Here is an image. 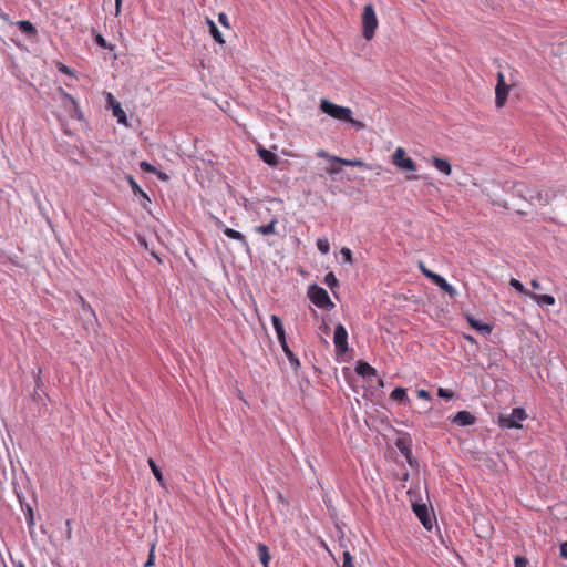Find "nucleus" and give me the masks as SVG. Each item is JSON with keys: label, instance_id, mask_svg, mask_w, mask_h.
I'll use <instances>...</instances> for the list:
<instances>
[{"label": "nucleus", "instance_id": "nucleus-7", "mask_svg": "<svg viewBox=\"0 0 567 567\" xmlns=\"http://www.w3.org/2000/svg\"><path fill=\"white\" fill-rule=\"evenodd\" d=\"M393 164L405 172L416 171V165L414 161L411 157L406 156L405 151L402 147H398L396 151L394 152Z\"/></svg>", "mask_w": 567, "mask_h": 567}, {"label": "nucleus", "instance_id": "nucleus-6", "mask_svg": "<svg viewBox=\"0 0 567 567\" xmlns=\"http://www.w3.org/2000/svg\"><path fill=\"white\" fill-rule=\"evenodd\" d=\"M511 86L505 82V75L502 72L497 73V84L495 87V104L497 107H503L507 101V95Z\"/></svg>", "mask_w": 567, "mask_h": 567}, {"label": "nucleus", "instance_id": "nucleus-8", "mask_svg": "<svg viewBox=\"0 0 567 567\" xmlns=\"http://www.w3.org/2000/svg\"><path fill=\"white\" fill-rule=\"evenodd\" d=\"M60 93L62 95V104H63L64 109L69 111V113L72 117L82 120L83 114H82V111H81L76 100L71 94H69L68 92H65L62 89L60 90Z\"/></svg>", "mask_w": 567, "mask_h": 567}, {"label": "nucleus", "instance_id": "nucleus-52", "mask_svg": "<svg viewBox=\"0 0 567 567\" xmlns=\"http://www.w3.org/2000/svg\"><path fill=\"white\" fill-rule=\"evenodd\" d=\"M319 330H320L322 333L328 334V333H329V331H330V328H329V326H328L327 323H324V322H323V323L319 327Z\"/></svg>", "mask_w": 567, "mask_h": 567}, {"label": "nucleus", "instance_id": "nucleus-31", "mask_svg": "<svg viewBox=\"0 0 567 567\" xmlns=\"http://www.w3.org/2000/svg\"><path fill=\"white\" fill-rule=\"evenodd\" d=\"M396 447L403 455L406 456L408 461L411 463V450L408 444L403 440H398Z\"/></svg>", "mask_w": 567, "mask_h": 567}, {"label": "nucleus", "instance_id": "nucleus-53", "mask_svg": "<svg viewBox=\"0 0 567 567\" xmlns=\"http://www.w3.org/2000/svg\"><path fill=\"white\" fill-rule=\"evenodd\" d=\"M122 0H115V14L118 16L121 12Z\"/></svg>", "mask_w": 567, "mask_h": 567}, {"label": "nucleus", "instance_id": "nucleus-12", "mask_svg": "<svg viewBox=\"0 0 567 567\" xmlns=\"http://www.w3.org/2000/svg\"><path fill=\"white\" fill-rule=\"evenodd\" d=\"M476 421L475 416L468 411H458L452 419L451 422L460 425L467 426L474 424Z\"/></svg>", "mask_w": 567, "mask_h": 567}, {"label": "nucleus", "instance_id": "nucleus-51", "mask_svg": "<svg viewBox=\"0 0 567 567\" xmlns=\"http://www.w3.org/2000/svg\"><path fill=\"white\" fill-rule=\"evenodd\" d=\"M72 536V527H71V520H66V538L70 539Z\"/></svg>", "mask_w": 567, "mask_h": 567}, {"label": "nucleus", "instance_id": "nucleus-29", "mask_svg": "<svg viewBox=\"0 0 567 567\" xmlns=\"http://www.w3.org/2000/svg\"><path fill=\"white\" fill-rule=\"evenodd\" d=\"M316 244L321 254L326 255L330 251V243L326 237L318 238Z\"/></svg>", "mask_w": 567, "mask_h": 567}, {"label": "nucleus", "instance_id": "nucleus-48", "mask_svg": "<svg viewBox=\"0 0 567 567\" xmlns=\"http://www.w3.org/2000/svg\"><path fill=\"white\" fill-rule=\"evenodd\" d=\"M417 396L420 399H425V400H430L431 399L430 393L426 390H423V389L417 391Z\"/></svg>", "mask_w": 567, "mask_h": 567}, {"label": "nucleus", "instance_id": "nucleus-15", "mask_svg": "<svg viewBox=\"0 0 567 567\" xmlns=\"http://www.w3.org/2000/svg\"><path fill=\"white\" fill-rule=\"evenodd\" d=\"M257 153L266 164L270 166H276L278 164V157L274 152L266 150L259 145L257 148Z\"/></svg>", "mask_w": 567, "mask_h": 567}, {"label": "nucleus", "instance_id": "nucleus-42", "mask_svg": "<svg viewBox=\"0 0 567 567\" xmlns=\"http://www.w3.org/2000/svg\"><path fill=\"white\" fill-rule=\"evenodd\" d=\"M59 71L65 75H69V76H73L74 75V72L72 69H70L69 66L64 65V64H60L59 66Z\"/></svg>", "mask_w": 567, "mask_h": 567}, {"label": "nucleus", "instance_id": "nucleus-1", "mask_svg": "<svg viewBox=\"0 0 567 567\" xmlns=\"http://www.w3.org/2000/svg\"><path fill=\"white\" fill-rule=\"evenodd\" d=\"M511 192L530 204H537L540 206L550 205L558 197L567 199V190L549 188L543 193L536 187L527 186L520 182H514L512 184Z\"/></svg>", "mask_w": 567, "mask_h": 567}, {"label": "nucleus", "instance_id": "nucleus-3", "mask_svg": "<svg viewBox=\"0 0 567 567\" xmlns=\"http://www.w3.org/2000/svg\"><path fill=\"white\" fill-rule=\"evenodd\" d=\"M361 21H362V35L365 40L370 41L371 39H373V37L375 34V30L379 25L375 10L372 4H367L363 7Z\"/></svg>", "mask_w": 567, "mask_h": 567}, {"label": "nucleus", "instance_id": "nucleus-18", "mask_svg": "<svg viewBox=\"0 0 567 567\" xmlns=\"http://www.w3.org/2000/svg\"><path fill=\"white\" fill-rule=\"evenodd\" d=\"M257 554L262 566L269 567L270 554L268 547L265 544L259 543L257 545Z\"/></svg>", "mask_w": 567, "mask_h": 567}, {"label": "nucleus", "instance_id": "nucleus-37", "mask_svg": "<svg viewBox=\"0 0 567 567\" xmlns=\"http://www.w3.org/2000/svg\"><path fill=\"white\" fill-rule=\"evenodd\" d=\"M437 395L442 399L451 400L454 398V393L451 390L439 388Z\"/></svg>", "mask_w": 567, "mask_h": 567}, {"label": "nucleus", "instance_id": "nucleus-4", "mask_svg": "<svg viewBox=\"0 0 567 567\" xmlns=\"http://www.w3.org/2000/svg\"><path fill=\"white\" fill-rule=\"evenodd\" d=\"M527 414L523 408H514L511 413H499L497 423L502 429H520Z\"/></svg>", "mask_w": 567, "mask_h": 567}, {"label": "nucleus", "instance_id": "nucleus-27", "mask_svg": "<svg viewBox=\"0 0 567 567\" xmlns=\"http://www.w3.org/2000/svg\"><path fill=\"white\" fill-rule=\"evenodd\" d=\"M150 468L158 483L164 486V476L153 458L148 460Z\"/></svg>", "mask_w": 567, "mask_h": 567}, {"label": "nucleus", "instance_id": "nucleus-34", "mask_svg": "<svg viewBox=\"0 0 567 567\" xmlns=\"http://www.w3.org/2000/svg\"><path fill=\"white\" fill-rule=\"evenodd\" d=\"M155 546L156 544L153 543L150 548L148 557L146 563L144 564V567H152L155 564Z\"/></svg>", "mask_w": 567, "mask_h": 567}, {"label": "nucleus", "instance_id": "nucleus-57", "mask_svg": "<svg viewBox=\"0 0 567 567\" xmlns=\"http://www.w3.org/2000/svg\"><path fill=\"white\" fill-rule=\"evenodd\" d=\"M184 155L188 156V157H193V152L192 151H184L182 150L181 151Z\"/></svg>", "mask_w": 567, "mask_h": 567}, {"label": "nucleus", "instance_id": "nucleus-2", "mask_svg": "<svg viewBox=\"0 0 567 567\" xmlns=\"http://www.w3.org/2000/svg\"><path fill=\"white\" fill-rule=\"evenodd\" d=\"M322 113L329 115L333 120H337L341 123H348L355 131H361L365 128V124L361 121L353 118V112L350 107H346L342 105H338L332 103L327 99H322L319 105Z\"/></svg>", "mask_w": 567, "mask_h": 567}, {"label": "nucleus", "instance_id": "nucleus-36", "mask_svg": "<svg viewBox=\"0 0 567 567\" xmlns=\"http://www.w3.org/2000/svg\"><path fill=\"white\" fill-rule=\"evenodd\" d=\"M420 269H421L422 274H423L426 278L431 279L432 281H434V280H435V278L439 276L437 274H435V272H433V271L429 270V269H427V268H426L422 262H420Z\"/></svg>", "mask_w": 567, "mask_h": 567}, {"label": "nucleus", "instance_id": "nucleus-16", "mask_svg": "<svg viewBox=\"0 0 567 567\" xmlns=\"http://www.w3.org/2000/svg\"><path fill=\"white\" fill-rule=\"evenodd\" d=\"M432 164L442 174H444L446 176L451 175L452 167H451V164H450V162L447 159L441 158V157H437V156H433Z\"/></svg>", "mask_w": 567, "mask_h": 567}, {"label": "nucleus", "instance_id": "nucleus-59", "mask_svg": "<svg viewBox=\"0 0 567 567\" xmlns=\"http://www.w3.org/2000/svg\"><path fill=\"white\" fill-rule=\"evenodd\" d=\"M406 178L410 179V181L411 179H417V176H408Z\"/></svg>", "mask_w": 567, "mask_h": 567}, {"label": "nucleus", "instance_id": "nucleus-35", "mask_svg": "<svg viewBox=\"0 0 567 567\" xmlns=\"http://www.w3.org/2000/svg\"><path fill=\"white\" fill-rule=\"evenodd\" d=\"M271 322H272V326L275 328L276 333L281 332V331L285 330L284 323H282L281 319L278 316L272 315L271 316Z\"/></svg>", "mask_w": 567, "mask_h": 567}, {"label": "nucleus", "instance_id": "nucleus-30", "mask_svg": "<svg viewBox=\"0 0 567 567\" xmlns=\"http://www.w3.org/2000/svg\"><path fill=\"white\" fill-rule=\"evenodd\" d=\"M79 299L82 303L83 316L87 317L89 320L95 319V313H94L93 309L91 308V306L89 303H86L82 297H79Z\"/></svg>", "mask_w": 567, "mask_h": 567}, {"label": "nucleus", "instance_id": "nucleus-40", "mask_svg": "<svg viewBox=\"0 0 567 567\" xmlns=\"http://www.w3.org/2000/svg\"><path fill=\"white\" fill-rule=\"evenodd\" d=\"M341 255L344 259L346 262H349V264H352L353 262V259H352V252L349 248L347 247H343L341 249Z\"/></svg>", "mask_w": 567, "mask_h": 567}, {"label": "nucleus", "instance_id": "nucleus-25", "mask_svg": "<svg viewBox=\"0 0 567 567\" xmlns=\"http://www.w3.org/2000/svg\"><path fill=\"white\" fill-rule=\"evenodd\" d=\"M224 234H225L228 238H231V239L238 240V241H240L241 244L247 245V241H246L245 236H244L241 233H239V231H237V230H235V229H233V228H228V227H227V228H225V229H224Z\"/></svg>", "mask_w": 567, "mask_h": 567}, {"label": "nucleus", "instance_id": "nucleus-54", "mask_svg": "<svg viewBox=\"0 0 567 567\" xmlns=\"http://www.w3.org/2000/svg\"><path fill=\"white\" fill-rule=\"evenodd\" d=\"M530 285H532V287H533L534 289H539V288H540V284H539V281H538L537 279H533V280L530 281Z\"/></svg>", "mask_w": 567, "mask_h": 567}, {"label": "nucleus", "instance_id": "nucleus-58", "mask_svg": "<svg viewBox=\"0 0 567 567\" xmlns=\"http://www.w3.org/2000/svg\"><path fill=\"white\" fill-rule=\"evenodd\" d=\"M465 339H467V340H468V341H471V342H474V339H473V337H471V336H465Z\"/></svg>", "mask_w": 567, "mask_h": 567}, {"label": "nucleus", "instance_id": "nucleus-61", "mask_svg": "<svg viewBox=\"0 0 567 567\" xmlns=\"http://www.w3.org/2000/svg\"><path fill=\"white\" fill-rule=\"evenodd\" d=\"M18 567H25V566L22 563H20Z\"/></svg>", "mask_w": 567, "mask_h": 567}, {"label": "nucleus", "instance_id": "nucleus-45", "mask_svg": "<svg viewBox=\"0 0 567 567\" xmlns=\"http://www.w3.org/2000/svg\"><path fill=\"white\" fill-rule=\"evenodd\" d=\"M288 360L290 361L291 365H299V360L298 358L293 354V352L291 351V354H286Z\"/></svg>", "mask_w": 567, "mask_h": 567}, {"label": "nucleus", "instance_id": "nucleus-38", "mask_svg": "<svg viewBox=\"0 0 567 567\" xmlns=\"http://www.w3.org/2000/svg\"><path fill=\"white\" fill-rule=\"evenodd\" d=\"M342 567H354L353 566V558L349 550L343 551V564Z\"/></svg>", "mask_w": 567, "mask_h": 567}, {"label": "nucleus", "instance_id": "nucleus-22", "mask_svg": "<svg viewBox=\"0 0 567 567\" xmlns=\"http://www.w3.org/2000/svg\"><path fill=\"white\" fill-rule=\"evenodd\" d=\"M17 25L20 31H22L23 33H25L28 35L34 37L37 34L35 27L28 20L18 21Z\"/></svg>", "mask_w": 567, "mask_h": 567}, {"label": "nucleus", "instance_id": "nucleus-32", "mask_svg": "<svg viewBox=\"0 0 567 567\" xmlns=\"http://www.w3.org/2000/svg\"><path fill=\"white\" fill-rule=\"evenodd\" d=\"M324 284L331 289L333 290L334 287L338 286V279L337 277L334 276L333 272H328L326 276H324Z\"/></svg>", "mask_w": 567, "mask_h": 567}, {"label": "nucleus", "instance_id": "nucleus-41", "mask_svg": "<svg viewBox=\"0 0 567 567\" xmlns=\"http://www.w3.org/2000/svg\"><path fill=\"white\" fill-rule=\"evenodd\" d=\"M140 167L143 172L156 173V168L146 161L141 162Z\"/></svg>", "mask_w": 567, "mask_h": 567}, {"label": "nucleus", "instance_id": "nucleus-19", "mask_svg": "<svg viewBox=\"0 0 567 567\" xmlns=\"http://www.w3.org/2000/svg\"><path fill=\"white\" fill-rule=\"evenodd\" d=\"M278 224V219L277 218H272L270 220L269 224L267 225H261V226H256L255 227V231L258 233V234H261V235H272L276 233V225Z\"/></svg>", "mask_w": 567, "mask_h": 567}, {"label": "nucleus", "instance_id": "nucleus-17", "mask_svg": "<svg viewBox=\"0 0 567 567\" xmlns=\"http://www.w3.org/2000/svg\"><path fill=\"white\" fill-rule=\"evenodd\" d=\"M433 282L444 292H446L451 298H455L457 296L456 289L450 285L442 276L439 275Z\"/></svg>", "mask_w": 567, "mask_h": 567}, {"label": "nucleus", "instance_id": "nucleus-14", "mask_svg": "<svg viewBox=\"0 0 567 567\" xmlns=\"http://www.w3.org/2000/svg\"><path fill=\"white\" fill-rule=\"evenodd\" d=\"M466 319H467V322L470 323V326L480 331L481 333L483 334H489L492 332V326L488 324V323H483L481 322L480 320L475 319L473 316H470L467 315L466 316Z\"/></svg>", "mask_w": 567, "mask_h": 567}, {"label": "nucleus", "instance_id": "nucleus-47", "mask_svg": "<svg viewBox=\"0 0 567 567\" xmlns=\"http://www.w3.org/2000/svg\"><path fill=\"white\" fill-rule=\"evenodd\" d=\"M276 334H277V338H278V341H279L280 346L287 343L285 330L281 331V332H278Z\"/></svg>", "mask_w": 567, "mask_h": 567}, {"label": "nucleus", "instance_id": "nucleus-55", "mask_svg": "<svg viewBox=\"0 0 567 567\" xmlns=\"http://www.w3.org/2000/svg\"><path fill=\"white\" fill-rule=\"evenodd\" d=\"M281 348H282L285 354H291V350H290L288 343L281 344Z\"/></svg>", "mask_w": 567, "mask_h": 567}, {"label": "nucleus", "instance_id": "nucleus-26", "mask_svg": "<svg viewBox=\"0 0 567 567\" xmlns=\"http://www.w3.org/2000/svg\"><path fill=\"white\" fill-rule=\"evenodd\" d=\"M127 181L135 195H141L145 200L150 202L147 194L138 186L133 176H128Z\"/></svg>", "mask_w": 567, "mask_h": 567}, {"label": "nucleus", "instance_id": "nucleus-28", "mask_svg": "<svg viewBox=\"0 0 567 567\" xmlns=\"http://www.w3.org/2000/svg\"><path fill=\"white\" fill-rule=\"evenodd\" d=\"M509 285L520 295H524V296H529L530 297V293L526 288L525 286L517 279L515 278H512L511 281H509Z\"/></svg>", "mask_w": 567, "mask_h": 567}, {"label": "nucleus", "instance_id": "nucleus-56", "mask_svg": "<svg viewBox=\"0 0 567 567\" xmlns=\"http://www.w3.org/2000/svg\"><path fill=\"white\" fill-rule=\"evenodd\" d=\"M156 173L158 174V177L161 179H163V181H167L168 179V176L165 173H163V172H156Z\"/></svg>", "mask_w": 567, "mask_h": 567}, {"label": "nucleus", "instance_id": "nucleus-13", "mask_svg": "<svg viewBox=\"0 0 567 567\" xmlns=\"http://www.w3.org/2000/svg\"><path fill=\"white\" fill-rule=\"evenodd\" d=\"M355 372L367 379V380H371L372 378L377 377V371L375 369L370 365L369 363L367 362H363V361H359L355 365Z\"/></svg>", "mask_w": 567, "mask_h": 567}, {"label": "nucleus", "instance_id": "nucleus-11", "mask_svg": "<svg viewBox=\"0 0 567 567\" xmlns=\"http://www.w3.org/2000/svg\"><path fill=\"white\" fill-rule=\"evenodd\" d=\"M413 511L426 529L432 528V519L425 505L414 504Z\"/></svg>", "mask_w": 567, "mask_h": 567}, {"label": "nucleus", "instance_id": "nucleus-43", "mask_svg": "<svg viewBox=\"0 0 567 567\" xmlns=\"http://www.w3.org/2000/svg\"><path fill=\"white\" fill-rule=\"evenodd\" d=\"M514 564L515 567H527V559L524 557H516Z\"/></svg>", "mask_w": 567, "mask_h": 567}, {"label": "nucleus", "instance_id": "nucleus-44", "mask_svg": "<svg viewBox=\"0 0 567 567\" xmlns=\"http://www.w3.org/2000/svg\"><path fill=\"white\" fill-rule=\"evenodd\" d=\"M28 525L30 529L34 526L33 511L31 508L28 511Z\"/></svg>", "mask_w": 567, "mask_h": 567}, {"label": "nucleus", "instance_id": "nucleus-39", "mask_svg": "<svg viewBox=\"0 0 567 567\" xmlns=\"http://www.w3.org/2000/svg\"><path fill=\"white\" fill-rule=\"evenodd\" d=\"M218 21H219V23H220L224 28H226V29H230L229 19H228V17H227V14H226V13L220 12V13L218 14Z\"/></svg>", "mask_w": 567, "mask_h": 567}, {"label": "nucleus", "instance_id": "nucleus-33", "mask_svg": "<svg viewBox=\"0 0 567 567\" xmlns=\"http://www.w3.org/2000/svg\"><path fill=\"white\" fill-rule=\"evenodd\" d=\"M94 41L101 48L109 49L111 51L114 50V45L107 43L102 34H96Z\"/></svg>", "mask_w": 567, "mask_h": 567}, {"label": "nucleus", "instance_id": "nucleus-10", "mask_svg": "<svg viewBox=\"0 0 567 567\" xmlns=\"http://www.w3.org/2000/svg\"><path fill=\"white\" fill-rule=\"evenodd\" d=\"M107 107L112 110L113 116L117 118L118 123L126 124V113L122 109L121 103L113 96L112 93H106Z\"/></svg>", "mask_w": 567, "mask_h": 567}, {"label": "nucleus", "instance_id": "nucleus-46", "mask_svg": "<svg viewBox=\"0 0 567 567\" xmlns=\"http://www.w3.org/2000/svg\"><path fill=\"white\" fill-rule=\"evenodd\" d=\"M288 360L290 361L291 365H299V360L298 358L293 354V352L291 351V354H286Z\"/></svg>", "mask_w": 567, "mask_h": 567}, {"label": "nucleus", "instance_id": "nucleus-24", "mask_svg": "<svg viewBox=\"0 0 567 567\" xmlns=\"http://www.w3.org/2000/svg\"><path fill=\"white\" fill-rule=\"evenodd\" d=\"M391 399L393 401H396L399 403H405L409 401V398H408V393H406V390L404 388H395L392 392H391Z\"/></svg>", "mask_w": 567, "mask_h": 567}, {"label": "nucleus", "instance_id": "nucleus-21", "mask_svg": "<svg viewBox=\"0 0 567 567\" xmlns=\"http://www.w3.org/2000/svg\"><path fill=\"white\" fill-rule=\"evenodd\" d=\"M208 27H209V33L210 35L213 37V39L219 43V44H224L225 43V40L223 38V34L221 32L218 30L217 25L215 24V22L210 19L207 18L206 20Z\"/></svg>", "mask_w": 567, "mask_h": 567}, {"label": "nucleus", "instance_id": "nucleus-9", "mask_svg": "<svg viewBox=\"0 0 567 567\" xmlns=\"http://www.w3.org/2000/svg\"><path fill=\"white\" fill-rule=\"evenodd\" d=\"M333 342L337 353L343 354L348 351V332L341 323L336 326Z\"/></svg>", "mask_w": 567, "mask_h": 567}, {"label": "nucleus", "instance_id": "nucleus-49", "mask_svg": "<svg viewBox=\"0 0 567 567\" xmlns=\"http://www.w3.org/2000/svg\"><path fill=\"white\" fill-rule=\"evenodd\" d=\"M560 555L564 558H567V542L560 544Z\"/></svg>", "mask_w": 567, "mask_h": 567}, {"label": "nucleus", "instance_id": "nucleus-60", "mask_svg": "<svg viewBox=\"0 0 567 567\" xmlns=\"http://www.w3.org/2000/svg\"><path fill=\"white\" fill-rule=\"evenodd\" d=\"M41 369L38 370V379L40 378Z\"/></svg>", "mask_w": 567, "mask_h": 567}, {"label": "nucleus", "instance_id": "nucleus-23", "mask_svg": "<svg viewBox=\"0 0 567 567\" xmlns=\"http://www.w3.org/2000/svg\"><path fill=\"white\" fill-rule=\"evenodd\" d=\"M330 161L333 163H337V164L346 165V166H359V167L364 166V162L361 159H346V158H341L338 156H331Z\"/></svg>", "mask_w": 567, "mask_h": 567}, {"label": "nucleus", "instance_id": "nucleus-5", "mask_svg": "<svg viewBox=\"0 0 567 567\" xmlns=\"http://www.w3.org/2000/svg\"><path fill=\"white\" fill-rule=\"evenodd\" d=\"M308 296L311 302L318 308L330 310L334 307V303L331 301L327 290L317 285L309 287Z\"/></svg>", "mask_w": 567, "mask_h": 567}, {"label": "nucleus", "instance_id": "nucleus-20", "mask_svg": "<svg viewBox=\"0 0 567 567\" xmlns=\"http://www.w3.org/2000/svg\"><path fill=\"white\" fill-rule=\"evenodd\" d=\"M530 298L536 301L539 306H553L555 303V298L550 295H539L536 292L530 293Z\"/></svg>", "mask_w": 567, "mask_h": 567}, {"label": "nucleus", "instance_id": "nucleus-50", "mask_svg": "<svg viewBox=\"0 0 567 567\" xmlns=\"http://www.w3.org/2000/svg\"><path fill=\"white\" fill-rule=\"evenodd\" d=\"M328 173L330 175H336L338 173H340V168L338 166H336L334 164H332L329 168H328Z\"/></svg>", "mask_w": 567, "mask_h": 567}]
</instances>
